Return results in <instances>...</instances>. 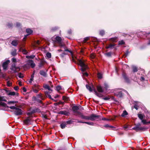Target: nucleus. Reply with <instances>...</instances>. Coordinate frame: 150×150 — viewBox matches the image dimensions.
Segmentation results:
<instances>
[{"instance_id":"1","label":"nucleus","mask_w":150,"mask_h":150,"mask_svg":"<svg viewBox=\"0 0 150 150\" xmlns=\"http://www.w3.org/2000/svg\"><path fill=\"white\" fill-rule=\"evenodd\" d=\"M55 39L56 42L59 44V46L61 47H63L64 48V51L70 52V51L69 50L67 49V47L65 45L61 42L62 39L61 37L57 36L55 37Z\"/></svg>"},{"instance_id":"2","label":"nucleus","mask_w":150,"mask_h":150,"mask_svg":"<svg viewBox=\"0 0 150 150\" xmlns=\"http://www.w3.org/2000/svg\"><path fill=\"white\" fill-rule=\"evenodd\" d=\"M104 88H103L100 86H97V88L98 91L100 93H105L107 91L108 88V84L105 83H104Z\"/></svg>"},{"instance_id":"3","label":"nucleus","mask_w":150,"mask_h":150,"mask_svg":"<svg viewBox=\"0 0 150 150\" xmlns=\"http://www.w3.org/2000/svg\"><path fill=\"white\" fill-rule=\"evenodd\" d=\"M9 108L11 109L15 110L14 111V113L16 115H21L23 114V111L20 108L14 106H9Z\"/></svg>"},{"instance_id":"4","label":"nucleus","mask_w":150,"mask_h":150,"mask_svg":"<svg viewBox=\"0 0 150 150\" xmlns=\"http://www.w3.org/2000/svg\"><path fill=\"white\" fill-rule=\"evenodd\" d=\"M79 64L81 67V70L83 72L85 71L88 68L87 66L81 60H79Z\"/></svg>"},{"instance_id":"5","label":"nucleus","mask_w":150,"mask_h":150,"mask_svg":"<svg viewBox=\"0 0 150 150\" xmlns=\"http://www.w3.org/2000/svg\"><path fill=\"white\" fill-rule=\"evenodd\" d=\"M10 69L13 71V73H16L18 71L17 70L18 69H20V68L19 67H16V64L15 63L12 64L10 68Z\"/></svg>"},{"instance_id":"6","label":"nucleus","mask_w":150,"mask_h":150,"mask_svg":"<svg viewBox=\"0 0 150 150\" xmlns=\"http://www.w3.org/2000/svg\"><path fill=\"white\" fill-rule=\"evenodd\" d=\"M148 127H140L135 126V127L132 128V129L135 130L137 132H138L139 130H142L144 131L145 130L148 129Z\"/></svg>"},{"instance_id":"7","label":"nucleus","mask_w":150,"mask_h":150,"mask_svg":"<svg viewBox=\"0 0 150 150\" xmlns=\"http://www.w3.org/2000/svg\"><path fill=\"white\" fill-rule=\"evenodd\" d=\"M81 107V106L80 105H75L73 106L72 108V109L74 112L78 115H80V114L81 113L78 111V110L79 109V107Z\"/></svg>"},{"instance_id":"8","label":"nucleus","mask_w":150,"mask_h":150,"mask_svg":"<svg viewBox=\"0 0 150 150\" xmlns=\"http://www.w3.org/2000/svg\"><path fill=\"white\" fill-rule=\"evenodd\" d=\"M122 76L126 82L127 83H130V81L127 74L125 73L124 72L122 73Z\"/></svg>"},{"instance_id":"9","label":"nucleus","mask_w":150,"mask_h":150,"mask_svg":"<svg viewBox=\"0 0 150 150\" xmlns=\"http://www.w3.org/2000/svg\"><path fill=\"white\" fill-rule=\"evenodd\" d=\"M100 115L93 114L90 116L89 120L93 121L96 119L100 117Z\"/></svg>"},{"instance_id":"10","label":"nucleus","mask_w":150,"mask_h":150,"mask_svg":"<svg viewBox=\"0 0 150 150\" xmlns=\"http://www.w3.org/2000/svg\"><path fill=\"white\" fill-rule=\"evenodd\" d=\"M10 61L8 60L4 62L2 64V67L4 70H6L8 67V64L9 63Z\"/></svg>"},{"instance_id":"11","label":"nucleus","mask_w":150,"mask_h":150,"mask_svg":"<svg viewBox=\"0 0 150 150\" xmlns=\"http://www.w3.org/2000/svg\"><path fill=\"white\" fill-rule=\"evenodd\" d=\"M31 120L29 117H27L24 121V123L26 125H30Z\"/></svg>"},{"instance_id":"12","label":"nucleus","mask_w":150,"mask_h":150,"mask_svg":"<svg viewBox=\"0 0 150 150\" xmlns=\"http://www.w3.org/2000/svg\"><path fill=\"white\" fill-rule=\"evenodd\" d=\"M115 95L118 98H122L123 96V94L122 91L118 92L115 93Z\"/></svg>"},{"instance_id":"13","label":"nucleus","mask_w":150,"mask_h":150,"mask_svg":"<svg viewBox=\"0 0 150 150\" xmlns=\"http://www.w3.org/2000/svg\"><path fill=\"white\" fill-rule=\"evenodd\" d=\"M28 63L29 65H30L33 68H34L35 66V64L34 63L33 61L32 60H29Z\"/></svg>"},{"instance_id":"14","label":"nucleus","mask_w":150,"mask_h":150,"mask_svg":"<svg viewBox=\"0 0 150 150\" xmlns=\"http://www.w3.org/2000/svg\"><path fill=\"white\" fill-rule=\"evenodd\" d=\"M79 116L83 119L86 120H89L90 116H85L83 115L82 113L80 114Z\"/></svg>"},{"instance_id":"15","label":"nucleus","mask_w":150,"mask_h":150,"mask_svg":"<svg viewBox=\"0 0 150 150\" xmlns=\"http://www.w3.org/2000/svg\"><path fill=\"white\" fill-rule=\"evenodd\" d=\"M40 74L44 77H46L47 76V73L43 70H40Z\"/></svg>"},{"instance_id":"16","label":"nucleus","mask_w":150,"mask_h":150,"mask_svg":"<svg viewBox=\"0 0 150 150\" xmlns=\"http://www.w3.org/2000/svg\"><path fill=\"white\" fill-rule=\"evenodd\" d=\"M33 98L34 99V100L36 101L37 102L39 103H42V101L41 100V99H39L38 98H37V97H33Z\"/></svg>"},{"instance_id":"17","label":"nucleus","mask_w":150,"mask_h":150,"mask_svg":"<svg viewBox=\"0 0 150 150\" xmlns=\"http://www.w3.org/2000/svg\"><path fill=\"white\" fill-rule=\"evenodd\" d=\"M41 112V110L40 109L38 108H35L32 110V113H34L36 112L39 113Z\"/></svg>"},{"instance_id":"18","label":"nucleus","mask_w":150,"mask_h":150,"mask_svg":"<svg viewBox=\"0 0 150 150\" xmlns=\"http://www.w3.org/2000/svg\"><path fill=\"white\" fill-rule=\"evenodd\" d=\"M103 127H104L106 128H109L110 129H111L112 130H114L113 128H114V127L112 125H110L108 124H106L105 125H104L103 126Z\"/></svg>"},{"instance_id":"19","label":"nucleus","mask_w":150,"mask_h":150,"mask_svg":"<svg viewBox=\"0 0 150 150\" xmlns=\"http://www.w3.org/2000/svg\"><path fill=\"white\" fill-rule=\"evenodd\" d=\"M6 25L8 28H11L13 26V24L11 22H8L7 23Z\"/></svg>"},{"instance_id":"20","label":"nucleus","mask_w":150,"mask_h":150,"mask_svg":"<svg viewBox=\"0 0 150 150\" xmlns=\"http://www.w3.org/2000/svg\"><path fill=\"white\" fill-rule=\"evenodd\" d=\"M58 114L62 115H68V112L65 111H60L59 112Z\"/></svg>"},{"instance_id":"21","label":"nucleus","mask_w":150,"mask_h":150,"mask_svg":"<svg viewBox=\"0 0 150 150\" xmlns=\"http://www.w3.org/2000/svg\"><path fill=\"white\" fill-rule=\"evenodd\" d=\"M0 106L2 107H4L6 108H9V107L8 106H7L6 103L1 102H0Z\"/></svg>"},{"instance_id":"22","label":"nucleus","mask_w":150,"mask_h":150,"mask_svg":"<svg viewBox=\"0 0 150 150\" xmlns=\"http://www.w3.org/2000/svg\"><path fill=\"white\" fill-rule=\"evenodd\" d=\"M44 62L43 61H41L38 64V67L39 69L41 68L44 66Z\"/></svg>"},{"instance_id":"23","label":"nucleus","mask_w":150,"mask_h":150,"mask_svg":"<svg viewBox=\"0 0 150 150\" xmlns=\"http://www.w3.org/2000/svg\"><path fill=\"white\" fill-rule=\"evenodd\" d=\"M11 44L12 45L14 46H17L18 44L17 41L16 40H13L11 42Z\"/></svg>"},{"instance_id":"24","label":"nucleus","mask_w":150,"mask_h":150,"mask_svg":"<svg viewBox=\"0 0 150 150\" xmlns=\"http://www.w3.org/2000/svg\"><path fill=\"white\" fill-rule=\"evenodd\" d=\"M36 97H37V98H40L42 100H43L44 99V98L42 95V94L41 93L37 94L36 95Z\"/></svg>"},{"instance_id":"25","label":"nucleus","mask_w":150,"mask_h":150,"mask_svg":"<svg viewBox=\"0 0 150 150\" xmlns=\"http://www.w3.org/2000/svg\"><path fill=\"white\" fill-rule=\"evenodd\" d=\"M112 54V52H109L106 53L105 54V55L108 57H111Z\"/></svg>"},{"instance_id":"26","label":"nucleus","mask_w":150,"mask_h":150,"mask_svg":"<svg viewBox=\"0 0 150 150\" xmlns=\"http://www.w3.org/2000/svg\"><path fill=\"white\" fill-rule=\"evenodd\" d=\"M67 124L65 122L62 123L60 125V126L62 129H64L65 127Z\"/></svg>"},{"instance_id":"27","label":"nucleus","mask_w":150,"mask_h":150,"mask_svg":"<svg viewBox=\"0 0 150 150\" xmlns=\"http://www.w3.org/2000/svg\"><path fill=\"white\" fill-rule=\"evenodd\" d=\"M44 87L46 89H47L49 91H52V90L51 89L50 86L48 85H45L44 86Z\"/></svg>"},{"instance_id":"28","label":"nucleus","mask_w":150,"mask_h":150,"mask_svg":"<svg viewBox=\"0 0 150 150\" xmlns=\"http://www.w3.org/2000/svg\"><path fill=\"white\" fill-rule=\"evenodd\" d=\"M26 32L28 34L30 35L32 33L33 31L30 29L28 28L26 30Z\"/></svg>"},{"instance_id":"29","label":"nucleus","mask_w":150,"mask_h":150,"mask_svg":"<svg viewBox=\"0 0 150 150\" xmlns=\"http://www.w3.org/2000/svg\"><path fill=\"white\" fill-rule=\"evenodd\" d=\"M128 115V113L126 110H124L123 113L121 115L122 117H125V116Z\"/></svg>"},{"instance_id":"30","label":"nucleus","mask_w":150,"mask_h":150,"mask_svg":"<svg viewBox=\"0 0 150 150\" xmlns=\"http://www.w3.org/2000/svg\"><path fill=\"white\" fill-rule=\"evenodd\" d=\"M86 86L87 89H88L90 92H91L93 91V90L90 86L87 84L86 85Z\"/></svg>"},{"instance_id":"31","label":"nucleus","mask_w":150,"mask_h":150,"mask_svg":"<svg viewBox=\"0 0 150 150\" xmlns=\"http://www.w3.org/2000/svg\"><path fill=\"white\" fill-rule=\"evenodd\" d=\"M6 101V100L4 96H0V101Z\"/></svg>"},{"instance_id":"32","label":"nucleus","mask_w":150,"mask_h":150,"mask_svg":"<svg viewBox=\"0 0 150 150\" xmlns=\"http://www.w3.org/2000/svg\"><path fill=\"white\" fill-rule=\"evenodd\" d=\"M105 34V32L103 30H101L99 31V34L101 35H103Z\"/></svg>"},{"instance_id":"33","label":"nucleus","mask_w":150,"mask_h":150,"mask_svg":"<svg viewBox=\"0 0 150 150\" xmlns=\"http://www.w3.org/2000/svg\"><path fill=\"white\" fill-rule=\"evenodd\" d=\"M35 57V56L33 55H32L30 56H26V57L27 59H33Z\"/></svg>"},{"instance_id":"34","label":"nucleus","mask_w":150,"mask_h":150,"mask_svg":"<svg viewBox=\"0 0 150 150\" xmlns=\"http://www.w3.org/2000/svg\"><path fill=\"white\" fill-rule=\"evenodd\" d=\"M17 102L16 101H8L7 103L8 104H14L15 103H16Z\"/></svg>"},{"instance_id":"35","label":"nucleus","mask_w":150,"mask_h":150,"mask_svg":"<svg viewBox=\"0 0 150 150\" xmlns=\"http://www.w3.org/2000/svg\"><path fill=\"white\" fill-rule=\"evenodd\" d=\"M84 123L88 125L93 126L94 125V123L92 122H85Z\"/></svg>"},{"instance_id":"36","label":"nucleus","mask_w":150,"mask_h":150,"mask_svg":"<svg viewBox=\"0 0 150 150\" xmlns=\"http://www.w3.org/2000/svg\"><path fill=\"white\" fill-rule=\"evenodd\" d=\"M138 116L139 118L141 120H143V117L142 115L141 114H138Z\"/></svg>"},{"instance_id":"37","label":"nucleus","mask_w":150,"mask_h":150,"mask_svg":"<svg viewBox=\"0 0 150 150\" xmlns=\"http://www.w3.org/2000/svg\"><path fill=\"white\" fill-rule=\"evenodd\" d=\"M115 45L110 44L108 46L106 47V48L107 49L112 48L113 47L115 46Z\"/></svg>"},{"instance_id":"38","label":"nucleus","mask_w":150,"mask_h":150,"mask_svg":"<svg viewBox=\"0 0 150 150\" xmlns=\"http://www.w3.org/2000/svg\"><path fill=\"white\" fill-rule=\"evenodd\" d=\"M46 56L48 58H50L51 57V53L49 52H48L46 54Z\"/></svg>"},{"instance_id":"39","label":"nucleus","mask_w":150,"mask_h":150,"mask_svg":"<svg viewBox=\"0 0 150 150\" xmlns=\"http://www.w3.org/2000/svg\"><path fill=\"white\" fill-rule=\"evenodd\" d=\"M133 71L134 72H136L137 71V67L135 66H133L132 67Z\"/></svg>"},{"instance_id":"40","label":"nucleus","mask_w":150,"mask_h":150,"mask_svg":"<svg viewBox=\"0 0 150 150\" xmlns=\"http://www.w3.org/2000/svg\"><path fill=\"white\" fill-rule=\"evenodd\" d=\"M98 77L99 79H101L102 78V74L100 73L98 74Z\"/></svg>"},{"instance_id":"41","label":"nucleus","mask_w":150,"mask_h":150,"mask_svg":"<svg viewBox=\"0 0 150 150\" xmlns=\"http://www.w3.org/2000/svg\"><path fill=\"white\" fill-rule=\"evenodd\" d=\"M117 39V37H115L113 38H112L110 39L113 42H115L116 41V40Z\"/></svg>"},{"instance_id":"42","label":"nucleus","mask_w":150,"mask_h":150,"mask_svg":"<svg viewBox=\"0 0 150 150\" xmlns=\"http://www.w3.org/2000/svg\"><path fill=\"white\" fill-rule=\"evenodd\" d=\"M125 42L123 40H121L119 41L118 42V44L119 45H122L125 44Z\"/></svg>"},{"instance_id":"43","label":"nucleus","mask_w":150,"mask_h":150,"mask_svg":"<svg viewBox=\"0 0 150 150\" xmlns=\"http://www.w3.org/2000/svg\"><path fill=\"white\" fill-rule=\"evenodd\" d=\"M34 77V76H33V75H31V78L30 79V81H29V82L30 83H32V82L33 80Z\"/></svg>"},{"instance_id":"44","label":"nucleus","mask_w":150,"mask_h":150,"mask_svg":"<svg viewBox=\"0 0 150 150\" xmlns=\"http://www.w3.org/2000/svg\"><path fill=\"white\" fill-rule=\"evenodd\" d=\"M56 90L57 91H59L60 90H61L62 88V87L60 86H57L56 88Z\"/></svg>"},{"instance_id":"45","label":"nucleus","mask_w":150,"mask_h":150,"mask_svg":"<svg viewBox=\"0 0 150 150\" xmlns=\"http://www.w3.org/2000/svg\"><path fill=\"white\" fill-rule=\"evenodd\" d=\"M73 122V121L71 120H69L65 122L66 123V124H70L71 123H72Z\"/></svg>"},{"instance_id":"46","label":"nucleus","mask_w":150,"mask_h":150,"mask_svg":"<svg viewBox=\"0 0 150 150\" xmlns=\"http://www.w3.org/2000/svg\"><path fill=\"white\" fill-rule=\"evenodd\" d=\"M19 77L20 78H22L23 77V75L21 73H19L18 74Z\"/></svg>"},{"instance_id":"47","label":"nucleus","mask_w":150,"mask_h":150,"mask_svg":"<svg viewBox=\"0 0 150 150\" xmlns=\"http://www.w3.org/2000/svg\"><path fill=\"white\" fill-rule=\"evenodd\" d=\"M11 54L13 56H15L16 54V50H15L11 52Z\"/></svg>"},{"instance_id":"48","label":"nucleus","mask_w":150,"mask_h":150,"mask_svg":"<svg viewBox=\"0 0 150 150\" xmlns=\"http://www.w3.org/2000/svg\"><path fill=\"white\" fill-rule=\"evenodd\" d=\"M89 39V37H86L83 40V42L84 43H85L86 42V41L88 40Z\"/></svg>"},{"instance_id":"49","label":"nucleus","mask_w":150,"mask_h":150,"mask_svg":"<svg viewBox=\"0 0 150 150\" xmlns=\"http://www.w3.org/2000/svg\"><path fill=\"white\" fill-rule=\"evenodd\" d=\"M94 91H95V93H96V94L98 97H100L101 96H102V95L101 94H100V93H97V91L95 90H94Z\"/></svg>"},{"instance_id":"50","label":"nucleus","mask_w":150,"mask_h":150,"mask_svg":"<svg viewBox=\"0 0 150 150\" xmlns=\"http://www.w3.org/2000/svg\"><path fill=\"white\" fill-rule=\"evenodd\" d=\"M8 95L11 96H14L15 95V92H10L9 93Z\"/></svg>"},{"instance_id":"51","label":"nucleus","mask_w":150,"mask_h":150,"mask_svg":"<svg viewBox=\"0 0 150 150\" xmlns=\"http://www.w3.org/2000/svg\"><path fill=\"white\" fill-rule=\"evenodd\" d=\"M62 99L63 100H64L65 101H67L68 99V98L65 96H63L62 97Z\"/></svg>"},{"instance_id":"52","label":"nucleus","mask_w":150,"mask_h":150,"mask_svg":"<svg viewBox=\"0 0 150 150\" xmlns=\"http://www.w3.org/2000/svg\"><path fill=\"white\" fill-rule=\"evenodd\" d=\"M137 104L138 103H136V104H135L134 105V108H135L136 110H137L138 109V106Z\"/></svg>"},{"instance_id":"53","label":"nucleus","mask_w":150,"mask_h":150,"mask_svg":"<svg viewBox=\"0 0 150 150\" xmlns=\"http://www.w3.org/2000/svg\"><path fill=\"white\" fill-rule=\"evenodd\" d=\"M21 26V24L19 22H17L16 23V27L18 28L20 27Z\"/></svg>"},{"instance_id":"54","label":"nucleus","mask_w":150,"mask_h":150,"mask_svg":"<svg viewBox=\"0 0 150 150\" xmlns=\"http://www.w3.org/2000/svg\"><path fill=\"white\" fill-rule=\"evenodd\" d=\"M142 122L144 124H146L147 123V122H146L145 120H141Z\"/></svg>"},{"instance_id":"55","label":"nucleus","mask_w":150,"mask_h":150,"mask_svg":"<svg viewBox=\"0 0 150 150\" xmlns=\"http://www.w3.org/2000/svg\"><path fill=\"white\" fill-rule=\"evenodd\" d=\"M140 80L141 81H144L145 79L144 77L142 76H141L140 79Z\"/></svg>"},{"instance_id":"56","label":"nucleus","mask_w":150,"mask_h":150,"mask_svg":"<svg viewBox=\"0 0 150 150\" xmlns=\"http://www.w3.org/2000/svg\"><path fill=\"white\" fill-rule=\"evenodd\" d=\"M103 99L105 100H109L110 99V98L108 97H105L103 98Z\"/></svg>"},{"instance_id":"57","label":"nucleus","mask_w":150,"mask_h":150,"mask_svg":"<svg viewBox=\"0 0 150 150\" xmlns=\"http://www.w3.org/2000/svg\"><path fill=\"white\" fill-rule=\"evenodd\" d=\"M11 83L9 81L7 82V85L8 86H11Z\"/></svg>"},{"instance_id":"58","label":"nucleus","mask_w":150,"mask_h":150,"mask_svg":"<svg viewBox=\"0 0 150 150\" xmlns=\"http://www.w3.org/2000/svg\"><path fill=\"white\" fill-rule=\"evenodd\" d=\"M45 93L47 96H48V95H50V93H49V92L47 91H45Z\"/></svg>"},{"instance_id":"59","label":"nucleus","mask_w":150,"mask_h":150,"mask_svg":"<svg viewBox=\"0 0 150 150\" xmlns=\"http://www.w3.org/2000/svg\"><path fill=\"white\" fill-rule=\"evenodd\" d=\"M66 54L64 52H62L61 54H60V56L62 57H64V56Z\"/></svg>"},{"instance_id":"60","label":"nucleus","mask_w":150,"mask_h":150,"mask_svg":"<svg viewBox=\"0 0 150 150\" xmlns=\"http://www.w3.org/2000/svg\"><path fill=\"white\" fill-rule=\"evenodd\" d=\"M12 61L13 62H16V59L15 58L13 57V58L11 59Z\"/></svg>"},{"instance_id":"61","label":"nucleus","mask_w":150,"mask_h":150,"mask_svg":"<svg viewBox=\"0 0 150 150\" xmlns=\"http://www.w3.org/2000/svg\"><path fill=\"white\" fill-rule=\"evenodd\" d=\"M32 110L30 112H28L27 113V115H32L33 113H32Z\"/></svg>"},{"instance_id":"62","label":"nucleus","mask_w":150,"mask_h":150,"mask_svg":"<svg viewBox=\"0 0 150 150\" xmlns=\"http://www.w3.org/2000/svg\"><path fill=\"white\" fill-rule=\"evenodd\" d=\"M14 88L15 91H17L18 89L19 88L18 86H16L14 87Z\"/></svg>"},{"instance_id":"63","label":"nucleus","mask_w":150,"mask_h":150,"mask_svg":"<svg viewBox=\"0 0 150 150\" xmlns=\"http://www.w3.org/2000/svg\"><path fill=\"white\" fill-rule=\"evenodd\" d=\"M129 51L128 50H127V51L125 53V55L126 56L129 53Z\"/></svg>"},{"instance_id":"64","label":"nucleus","mask_w":150,"mask_h":150,"mask_svg":"<svg viewBox=\"0 0 150 150\" xmlns=\"http://www.w3.org/2000/svg\"><path fill=\"white\" fill-rule=\"evenodd\" d=\"M83 74L84 76H88V74L87 72L83 73Z\"/></svg>"}]
</instances>
